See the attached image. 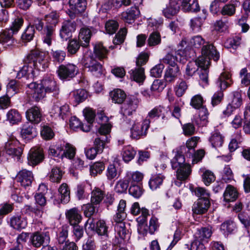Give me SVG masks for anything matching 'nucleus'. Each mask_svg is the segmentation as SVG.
<instances>
[{
  "mask_svg": "<svg viewBox=\"0 0 250 250\" xmlns=\"http://www.w3.org/2000/svg\"><path fill=\"white\" fill-rule=\"evenodd\" d=\"M201 53V56L197 59V62L200 66L205 68L209 67L211 60L217 62L220 58L219 52L217 50L216 47L209 42H207L203 46Z\"/></svg>",
  "mask_w": 250,
  "mask_h": 250,
  "instance_id": "nucleus-1",
  "label": "nucleus"
},
{
  "mask_svg": "<svg viewBox=\"0 0 250 250\" xmlns=\"http://www.w3.org/2000/svg\"><path fill=\"white\" fill-rule=\"evenodd\" d=\"M232 83L231 75L229 72H224L222 73L218 79L216 84L221 90L227 88ZM223 94L221 90L214 93L212 97L211 104L213 106L218 104L221 102Z\"/></svg>",
  "mask_w": 250,
  "mask_h": 250,
  "instance_id": "nucleus-2",
  "label": "nucleus"
},
{
  "mask_svg": "<svg viewBox=\"0 0 250 250\" xmlns=\"http://www.w3.org/2000/svg\"><path fill=\"white\" fill-rule=\"evenodd\" d=\"M28 60L33 68L39 71H43L48 66L45 53L38 50L32 51L27 56Z\"/></svg>",
  "mask_w": 250,
  "mask_h": 250,
  "instance_id": "nucleus-3",
  "label": "nucleus"
},
{
  "mask_svg": "<svg viewBox=\"0 0 250 250\" xmlns=\"http://www.w3.org/2000/svg\"><path fill=\"white\" fill-rule=\"evenodd\" d=\"M83 63L84 66L89 68V70L96 77H100L103 73L102 65L95 60L90 52H87L84 55Z\"/></svg>",
  "mask_w": 250,
  "mask_h": 250,
  "instance_id": "nucleus-4",
  "label": "nucleus"
},
{
  "mask_svg": "<svg viewBox=\"0 0 250 250\" xmlns=\"http://www.w3.org/2000/svg\"><path fill=\"white\" fill-rule=\"evenodd\" d=\"M78 72V67L72 63L62 64L57 70L58 75L61 80H69L75 77Z\"/></svg>",
  "mask_w": 250,
  "mask_h": 250,
  "instance_id": "nucleus-5",
  "label": "nucleus"
},
{
  "mask_svg": "<svg viewBox=\"0 0 250 250\" xmlns=\"http://www.w3.org/2000/svg\"><path fill=\"white\" fill-rule=\"evenodd\" d=\"M150 123L149 119H145L142 123L135 122L131 128V137L138 139L143 136L146 135Z\"/></svg>",
  "mask_w": 250,
  "mask_h": 250,
  "instance_id": "nucleus-6",
  "label": "nucleus"
},
{
  "mask_svg": "<svg viewBox=\"0 0 250 250\" xmlns=\"http://www.w3.org/2000/svg\"><path fill=\"white\" fill-rule=\"evenodd\" d=\"M19 144V141L14 137H10L5 143V151L9 155L19 157L22 153V149L18 146Z\"/></svg>",
  "mask_w": 250,
  "mask_h": 250,
  "instance_id": "nucleus-7",
  "label": "nucleus"
},
{
  "mask_svg": "<svg viewBox=\"0 0 250 250\" xmlns=\"http://www.w3.org/2000/svg\"><path fill=\"white\" fill-rule=\"evenodd\" d=\"M139 101L134 97H128L121 107V113L125 116H130L136 111Z\"/></svg>",
  "mask_w": 250,
  "mask_h": 250,
  "instance_id": "nucleus-8",
  "label": "nucleus"
},
{
  "mask_svg": "<svg viewBox=\"0 0 250 250\" xmlns=\"http://www.w3.org/2000/svg\"><path fill=\"white\" fill-rule=\"evenodd\" d=\"M181 7L180 0H169V3L162 11L163 14L166 18L171 19L179 12Z\"/></svg>",
  "mask_w": 250,
  "mask_h": 250,
  "instance_id": "nucleus-9",
  "label": "nucleus"
},
{
  "mask_svg": "<svg viewBox=\"0 0 250 250\" xmlns=\"http://www.w3.org/2000/svg\"><path fill=\"white\" fill-rule=\"evenodd\" d=\"M49 240L50 237L48 232H36L31 235L30 238L31 243L36 248H39L44 244H47Z\"/></svg>",
  "mask_w": 250,
  "mask_h": 250,
  "instance_id": "nucleus-10",
  "label": "nucleus"
},
{
  "mask_svg": "<svg viewBox=\"0 0 250 250\" xmlns=\"http://www.w3.org/2000/svg\"><path fill=\"white\" fill-rule=\"evenodd\" d=\"M27 92L36 101H39L43 99L46 93L41 84H39L35 83H32L28 84Z\"/></svg>",
  "mask_w": 250,
  "mask_h": 250,
  "instance_id": "nucleus-11",
  "label": "nucleus"
},
{
  "mask_svg": "<svg viewBox=\"0 0 250 250\" xmlns=\"http://www.w3.org/2000/svg\"><path fill=\"white\" fill-rule=\"evenodd\" d=\"M41 84L46 93H53L54 94L59 93V87L52 76L44 77Z\"/></svg>",
  "mask_w": 250,
  "mask_h": 250,
  "instance_id": "nucleus-12",
  "label": "nucleus"
},
{
  "mask_svg": "<svg viewBox=\"0 0 250 250\" xmlns=\"http://www.w3.org/2000/svg\"><path fill=\"white\" fill-rule=\"evenodd\" d=\"M76 29L74 22L66 21L62 23L60 31V36L62 41H66L71 37V34Z\"/></svg>",
  "mask_w": 250,
  "mask_h": 250,
  "instance_id": "nucleus-13",
  "label": "nucleus"
},
{
  "mask_svg": "<svg viewBox=\"0 0 250 250\" xmlns=\"http://www.w3.org/2000/svg\"><path fill=\"white\" fill-rule=\"evenodd\" d=\"M17 179L21 186L26 188L31 186L33 180V175L31 171L24 169L19 172Z\"/></svg>",
  "mask_w": 250,
  "mask_h": 250,
  "instance_id": "nucleus-14",
  "label": "nucleus"
},
{
  "mask_svg": "<svg viewBox=\"0 0 250 250\" xmlns=\"http://www.w3.org/2000/svg\"><path fill=\"white\" fill-rule=\"evenodd\" d=\"M26 119L31 123L39 124L42 119V114L40 107L34 106L30 107L26 112Z\"/></svg>",
  "mask_w": 250,
  "mask_h": 250,
  "instance_id": "nucleus-15",
  "label": "nucleus"
},
{
  "mask_svg": "<svg viewBox=\"0 0 250 250\" xmlns=\"http://www.w3.org/2000/svg\"><path fill=\"white\" fill-rule=\"evenodd\" d=\"M210 206L208 199L206 198H199L192 206V211L197 214L205 213Z\"/></svg>",
  "mask_w": 250,
  "mask_h": 250,
  "instance_id": "nucleus-16",
  "label": "nucleus"
},
{
  "mask_svg": "<svg viewBox=\"0 0 250 250\" xmlns=\"http://www.w3.org/2000/svg\"><path fill=\"white\" fill-rule=\"evenodd\" d=\"M28 163L30 165H36L43 159L42 149L32 148L30 149L27 157Z\"/></svg>",
  "mask_w": 250,
  "mask_h": 250,
  "instance_id": "nucleus-17",
  "label": "nucleus"
},
{
  "mask_svg": "<svg viewBox=\"0 0 250 250\" xmlns=\"http://www.w3.org/2000/svg\"><path fill=\"white\" fill-rule=\"evenodd\" d=\"M140 14L138 8L132 7L122 13L121 19L125 22L130 23L139 16Z\"/></svg>",
  "mask_w": 250,
  "mask_h": 250,
  "instance_id": "nucleus-18",
  "label": "nucleus"
},
{
  "mask_svg": "<svg viewBox=\"0 0 250 250\" xmlns=\"http://www.w3.org/2000/svg\"><path fill=\"white\" fill-rule=\"evenodd\" d=\"M34 69L32 66L30 62L28 60V57L27 56L24 65L18 71L17 78L20 79L23 77H26L28 78H31L34 76Z\"/></svg>",
  "mask_w": 250,
  "mask_h": 250,
  "instance_id": "nucleus-19",
  "label": "nucleus"
},
{
  "mask_svg": "<svg viewBox=\"0 0 250 250\" xmlns=\"http://www.w3.org/2000/svg\"><path fill=\"white\" fill-rule=\"evenodd\" d=\"M66 216L72 226L78 225L82 218L78 210L76 208H73L68 210L66 213Z\"/></svg>",
  "mask_w": 250,
  "mask_h": 250,
  "instance_id": "nucleus-20",
  "label": "nucleus"
},
{
  "mask_svg": "<svg viewBox=\"0 0 250 250\" xmlns=\"http://www.w3.org/2000/svg\"><path fill=\"white\" fill-rule=\"evenodd\" d=\"M238 197L237 189L232 186L228 185L223 194L224 200L226 202H234Z\"/></svg>",
  "mask_w": 250,
  "mask_h": 250,
  "instance_id": "nucleus-21",
  "label": "nucleus"
},
{
  "mask_svg": "<svg viewBox=\"0 0 250 250\" xmlns=\"http://www.w3.org/2000/svg\"><path fill=\"white\" fill-rule=\"evenodd\" d=\"M46 21L45 27L55 29L59 21V15L56 11H52L44 16Z\"/></svg>",
  "mask_w": 250,
  "mask_h": 250,
  "instance_id": "nucleus-22",
  "label": "nucleus"
},
{
  "mask_svg": "<svg viewBox=\"0 0 250 250\" xmlns=\"http://www.w3.org/2000/svg\"><path fill=\"white\" fill-rule=\"evenodd\" d=\"M55 29L51 28L45 27L42 33V41L43 43L46 44L48 46L52 44V41L55 38Z\"/></svg>",
  "mask_w": 250,
  "mask_h": 250,
  "instance_id": "nucleus-23",
  "label": "nucleus"
},
{
  "mask_svg": "<svg viewBox=\"0 0 250 250\" xmlns=\"http://www.w3.org/2000/svg\"><path fill=\"white\" fill-rule=\"evenodd\" d=\"M180 75V70L179 67L177 66H169L167 69L165 74V79L166 82L171 83Z\"/></svg>",
  "mask_w": 250,
  "mask_h": 250,
  "instance_id": "nucleus-24",
  "label": "nucleus"
},
{
  "mask_svg": "<svg viewBox=\"0 0 250 250\" xmlns=\"http://www.w3.org/2000/svg\"><path fill=\"white\" fill-rule=\"evenodd\" d=\"M70 9L75 14H79L84 11L86 8L85 0H69Z\"/></svg>",
  "mask_w": 250,
  "mask_h": 250,
  "instance_id": "nucleus-25",
  "label": "nucleus"
},
{
  "mask_svg": "<svg viewBox=\"0 0 250 250\" xmlns=\"http://www.w3.org/2000/svg\"><path fill=\"white\" fill-rule=\"evenodd\" d=\"M144 178L143 173L139 171H128L125 176V180L132 185H136L142 181Z\"/></svg>",
  "mask_w": 250,
  "mask_h": 250,
  "instance_id": "nucleus-26",
  "label": "nucleus"
},
{
  "mask_svg": "<svg viewBox=\"0 0 250 250\" xmlns=\"http://www.w3.org/2000/svg\"><path fill=\"white\" fill-rule=\"evenodd\" d=\"M13 35L8 29L0 32V43L6 46L12 45L14 41Z\"/></svg>",
  "mask_w": 250,
  "mask_h": 250,
  "instance_id": "nucleus-27",
  "label": "nucleus"
},
{
  "mask_svg": "<svg viewBox=\"0 0 250 250\" xmlns=\"http://www.w3.org/2000/svg\"><path fill=\"white\" fill-rule=\"evenodd\" d=\"M91 35V33L89 29L85 27L81 29L79 35V40L82 46H88Z\"/></svg>",
  "mask_w": 250,
  "mask_h": 250,
  "instance_id": "nucleus-28",
  "label": "nucleus"
},
{
  "mask_svg": "<svg viewBox=\"0 0 250 250\" xmlns=\"http://www.w3.org/2000/svg\"><path fill=\"white\" fill-rule=\"evenodd\" d=\"M10 225L13 228L16 229H24L27 225L26 220L21 216H13L9 221Z\"/></svg>",
  "mask_w": 250,
  "mask_h": 250,
  "instance_id": "nucleus-29",
  "label": "nucleus"
},
{
  "mask_svg": "<svg viewBox=\"0 0 250 250\" xmlns=\"http://www.w3.org/2000/svg\"><path fill=\"white\" fill-rule=\"evenodd\" d=\"M191 0H180L181 7L184 11L197 12L199 10V6L196 0H193L192 3L190 2Z\"/></svg>",
  "mask_w": 250,
  "mask_h": 250,
  "instance_id": "nucleus-30",
  "label": "nucleus"
},
{
  "mask_svg": "<svg viewBox=\"0 0 250 250\" xmlns=\"http://www.w3.org/2000/svg\"><path fill=\"white\" fill-rule=\"evenodd\" d=\"M209 141L213 147H220L222 146L224 143V137L219 132L215 131L212 133Z\"/></svg>",
  "mask_w": 250,
  "mask_h": 250,
  "instance_id": "nucleus-31",
  "label": "nucleus"
},
{
  "mask_svg": "<svg viewBox=\"0 0 250 250\" xmlns=\"http://www.w3.org/2000/svg\"><path fill=\"white\" fill-rule=\"evenodd\" d=\"M177 169L176 175L178 180H185L191 172L190 167L188 164L185 165Z\"/></svg>",
  "mask_w": 250,
  "mask_h": 250,
  "instance_id": "nucleus-32",
  "label": "nucleus"
},
{
  "mask_svg": "<svg viewBox=\"0 0 250 250\" xmlns=\"http://www.w3.org/2000/svg\"><path fill=\"white\" fill-rule=\"evenodd\" d=\"M110 96L114 103L121 104L125 100L126 94L122 90L116 89L110 93Z\"/></svg>",
  "mask_w": 250,
  "mask_h": 250,
  "instance_id": "nucleus-33",
  "label": "nucleus"
},
{
  "mask_svg": "<svg viewBox=\"0 0 250 250\" xmlns=\"http://www.w3.org/2000/svg\"><path fill=\"white\" fill-rule=\"evenodd\" d=\"M212 234V231L209 228H203L199 229L195 234V238L203 242H207Z\"/></svg>",
  "mask_w": 250,
  "mask_h": 250,
  "instance_id": "nucleus-34",
  "label": "nucleus"
},
{
  "mask_svg": "<svg viewBox=\"0 0 250 250\" xmlns=\"http://www.w3.org/2000/svg\"><path fill=\"white\" fill-rule=\"evenodd\" d=\"M165 176L161 174L152 176L149 181V186L152 190H155L162 185Z\"/></svg>",
  "mask_w": 250,
  "mask_h": 250,
  "instance_id": "nucleus-35",
  "label": "nucleus"
},
{
  "mask_svg": "<svg viewBox=\"0 0 250 250\" xmlns=\"http://www.w3.org/2000/svg\"><path fill=\"white\" fill-rule=\"evenodd\" d=\"M51 113L60 116L62 119H64L65 116L69 113V106L67 104H64L61 106L55 105L53 107Z\"/></svg>",
  "mask_w": 250,
  "mask_h": 250,
  "instance_id": "nucleus-36",
  "label": "nucleus"
},
{
  "mask_svg": "<svg viewBox=\"0 0 250 250\" xmlns=\"http://www.w3.org/2000/svg\"><path fill=\"white\" fill-rule=\"evenodd\" d=\"M59 192L61 196V202L65 204L68 203L70 200V191L68 186L65 183L61 185L59 188Z\"/></svg>",
  "mask_w": 250,
  "mask_h": 250,
  "instance_id": "nucleus-37",
  "label": "nucleus"
},
{
  "mask_svg": "<svg viewBox=\"0 0 250 250\" xmlns=\"http://www.w3.org/2000/svg\"><path fill=\"white\" fill-rule=\"evenodd\" d=\"M130 76L134 81L138 83L142 82L145 78L144 68L138 66L137 68L131 70L130 71Z\"/></svg>",
  "mask_w": 250,
  "mask_h": 250,
  "instance_id": "nucleus-38",
  "label": "nucleus"
},
{
  "mask_svg": "<svg viewBox=\"0 0 250 250\" xmlns=\"http://www.w3.org/2000/svg\"><path fill=\"white\" fill-rule=\"evenodd\" d=\"M240 5L239 1L234 0L231 3L225 5L221 10L223 15L232 16L235 12V8Z\"/></svg>",
  "mask_w": 250,
  "mask_h": 250,
  "instance_id": "nucleus-39",
  "label": "nucleus"
},
{
  "mask_svg": "<svg viewBox=\"0 0 250 250\" xmlns=\"http://www.w3.org/2000/svg\"><path fill=\"white\" fill-rule=\"evenodd\" d=\"M63 150L62 153L61 154V158L65 157L69 159H73L76 154V149L71 145L66 143L63 145Z\"/></svg>",
  "mask_w": 250,
  "mask_h": 250,
  "instance_id": "nucleus-40",
  "label": "nucleus"
},
{
  "mask_svg": "<svg viewBox=\"0 0 250 250\" xmlns=\"http://www.w3.org/2000/svg\"><path fill=\"white\" fill-rule=\"evenodd\" d=\"M178 53L175 52V55L172 53H167L162 60L160 62L168 64L169 66H177V62L179 60L177 56Z\"/></svg>",
  "mask_w": 250,
  "mask_h": 250,
  "instance_id": "nucleus-41",
  "label": "nucleus"
},
{
  "mask_svg": "<svg viewBox=\"0 0 250 250\" xmlns=\"http://www.w3.org/2000/svg\"><path fill=\"white\" fill-rule=\"evenodd\" d=\"M135 154V151L130 146L124 147L121 153L123 159L125 162L131 161L134 158Z\"/></svg>",
  "mask_w": 250,
  "mask_h": 250,
  "instance_id": "nucleus-42",
  "label": "nucleus"
},
{
  "mask_svg": "<svg viewBox=\"0 0 250 250\" xmlns=\"http://www.w3.org/2000/svg\"><path fill=\"white\" fill-rule=\"evenodd\" d=\"M236 229L235 223L231 220H228L224 222L220 226V230L224 234H229L232 233Z\"/></svg>",
  "mask_w": 250,
  "mask_h": 250,
  "instance_id": "nucleus-43",
  "label": "nucleus"
},
{
  "mask_svg": "<svg viewBox=\"0 0 250 250\" xmlns=\"http://www.w3.org/2000/svg\"><path fill=\"white\" fill-rule=\"evenodd\" d=\"M185 161L184 156L178 152L176 153L174 158L171 161L172 168L177 169L186 165L187 164L185 163Z\"/></svg>",
  "mask_w": 250,
  "mask_h": 250,
  "instance_id": "nucleus-44",
  "label": "nucleus"
},
{
  "mask_svg": "<svg viewBox=\"0 0 250 250\" xmlns=\"http://www.w3.org/2000/svg\"><path fill=\"white\" fill-rule=\"evenodd\" d=\"M51 55L53 62L60 63L65 59L66 53L64 51L62 50H52Z\"/></svg>",
  "mask_w": 250,
  "mask_h": 250,
  "instance_id": "nucleus-45",
  "label": "nucleus"
},
{
  "mask_svg": "<svg viewBox=\"0 0 250 250\" xmlns=\"http://www.w3.org/2000/svg\"><path fill=\"white\" fill-rule=\"evenodd\" d=\"M116 232L115 237L118 239L124 240L126 238L127 235L125 225L124 223L116 224L115 226Z\"/></svg>",
  "mask_w": 250,
  "mask_h": 250,
  "instance_id": "nucleus-46",
  "label": "nucleus"
},
{
  "mask_svg": "<svg viewBox=\"0 0 250 250\" xmlns=\"http://www.w3.org/2000/svg\"><path fill=\"white\" fill-rule=\"evenodd\" d=\"M62 172L58 167H54L49 174V180L54 183H60L62 179Z\"/></svg>",
  "mask_w": 250,
  "mask_h": 250,
  "instance_id": "nucleus-47",
  "label": "nucleus"
},
{
  "mask_svg": "<svg viewBox=\"0 0 250 250\" xmlns=\"http://www.w3.org/2000/svg\"><path fill=\"white\" fill-rule=\"evenodd\" d=\"M165 111V109L164 107L161 106H156L148 112L146 119L150 120V119H153L155 117H159L161 116H162L163 118H164Z\"/></svg>",
  "mask_w": 250,
  "mask_h": 250,
  "instance_id": "nucleus-48",
  "label": "nucleus"
},
{
  "mask_svg": "<svg viewBox=\"0 0 250 250\" xmlns=\"http://www.w3.org/2000/svg\"><path fill=\"white\" fill-rule=\"evenodd\" d=\"M104 197V192L100 189L96 188L92 191L91 193V203L97 205L102 201Z\"/></svg>",
  "mask_w": 250,
  "mask_h": 250,
  "instance_id": "nucleus-49",
  "label": "nucleus"
},
{
  "mask_svg": "<svg viewBox=\"0 0 250 250\" xmlns=\"http://www.w3.org/2000/svg\"><path fill=\"white\" fill-rule=\"evenodd\" d=\"M188 87V85L185 81L181 80L178 82L174 88L175 94L179 97L182 96L185 93Z\"/></svg>",
  "mask_w": 250,
  "mask_h": 250,
  "instance_id": "nucleus-50",
  "label": "nucleus"
},
{
  "mask_svg": "<svg viewBox=\"0 0 250 250\" xmlns=\"http://www.w3.org/2000/svg\"><path fill=\"white\" fill-rule=\"evenodd\" d=\"M21 133L23 137H26L29 135L34 136L36 135V131L32 125L26 123L23 125Z\"/></svg>",
  "mask_w": 250,
  "mask_h": 250,
  "instance_id": "nucleus-51",
  "label": "nucleus"
},
{
  "mask_svg": "<svg viewBox=\"0 0 250 250\" xmlns=\"http://www.w3.org/2000/svg\"><path fill=\"white\" fill-rule=\"evenodd\" d=\"M107 227L104 220H99L96 222V227L95 229L96 232L99 235H103L107 237Z\"/></svg>",
  "mask_w": 250,
  "mask_h": 250,
  "instance_id": "nucleus-52",
  "label": "nucleus"
},
{
  "mask_svg": "<svg viewBox=\"0 0 250 250\" xmlns=\"http://www.w3.org/2000/svg\"><path fill=\"white\" fill-rule=\"evenodd\" d=\"M107 52V49L102 43H99L95 45L94 47V53L95 55L100 60L106 58Z\"/></svg>",
  "mask_w": 250,
  "mask_h": 250,
  "instance_id": "nucleus-53",
  "label": "nucleus"
},
{
  "mask_svg": "<svg viewBox=\"0 0 250 250\" xmlns=\"http://www.w3.org/2000/svg\"><path fill=\"white\" fill-rule=\"evenodd\" d=\"M229 104L235 109L239 108L242 104L241 93L239 92H234L231 96V100Z\"/></svg>",
  "mask_w": 250,
  "mask_h": 250,
  "instance_id": "nucleus-54",
  "label": "nucleus"
},
{
  "mask_svg": "<svg viewBox=\"0 0 250 250\" xmlns=\"http://www.w3.org/2000/svg\"><path fill=\"white\" fill-rule=\"evenodd\" d=\"M161 41V35L158 32L151 33L147 40V43L149 46H153L160 43Z\"/></svg>",
  "mask_w": 250,
  "mask_h": 250,
  "instance_id": "nucleus-55",
  "label": "nucleus"
},
{
  "mask_svg": "<svg viewBox=\"0 0 250 250\" xmlns=\"http://www.w3.org/2000/svg\"><path fill=\"white\" fill-rule=\"evenodd\" d=\"M7 120L12 124L19 122L21 120L20 113L15 109L10 110L7 114Z\"/></svg>",
  "mask_w": 250,
  "mask_h": 250,
  "instance_id": "nucleus-56",
  "label": "nucleus"
},
{
  "mask_svg": "<svg viewBox=\"0 0 250 250\" xmlns=\"http://www.w3.org/2000/svg\"><path fill=\"white\" fill-rule=\"evenodd\" d=\"M119 28L118 23L114 20L107 21L105 24V28L107 33L112 35L114 34Z\"/></svg>",
  "mask_w": 250,
  "mask_h": 250,
  "instance_id": "nucleus-57",
  "label": "nucleus"
},
{
  "mask_svg": "<svg viewBox=\"0 0 250 250\" xmlns=\"http://www.w3.org/2000/svg\"><path fill=\"white\" fill-rule=\"evenodd\" d=\"M204 18L196 17L190 20V27L192 30L198 32L201 30V27L204 22Z\"/></svg>",
  "mask_w": 250,
  "mask_h": 250,
  "instance_id": "nucleus-58",
  "label": "nucleus"
},
{
  "mask_svg": "<svg viewBox=\"0 0 250 250\" xmlns=\"http://www.w3.org/2000/svg\"><path fill=\"white\" fill-rule=\"evenodd\" d=\"M129 193L134 197L139 198L143 194V189L139 185H132L129 188Z\"/></svg>",
  "mask_w": 250,
  "mask_h": 250,
  "instance_id": "nucleus-59",
  "label": "nucleus"
},
{
  "mask_svg": "<svg viewBox=\"0 0 250 250\" xmlns=\"http://www.w3.org/2000/svg\"><path fill=\"white\" fill-rule=\"evenodd\" d=\"M206 42L205 40L199 35L193 37L189 41L190 46L197 48H200Z\"/></svg>",
  "mask_w": 250,
  "mask_h": 250,
  "instance_id": "nucleus-60",
  "label": "nucleus"
},
{
  "mask_svg": "<svg viewBox=\"0 0 250 250\" xmlns=\"http://www.w3.org/2000/svg\"><path fill=\"white\" fill-rule=\"evenodd\" d=\"M198 67H200L198 64L197 60L196 62H189L186 66V76L188 77L192 76L197 71Z\"/></svg>",
  "mask_w": 250,
  "mask_h": 250,
  "instance_id": "nucleus-61",
  "label": "nucleus"
},
{
  "mask_svg": "<svg viewBox=\"0 0 250 250\" xmlns=\"http://www.w3.org/2000/svg\"><path fill=\"white\" fill-rule=\"evenodd\" d=\"M202 179L204 184L206 186H208L215 181V177L212 171L206 170L202 175Z\"/></svg>",
  "mask_w": 250,
  "mask_h": 250,
  "instance_id": "nucleus-62",
  "label": "nucleus"
},
{
  "mask_svg": "<svg viewBox=\"0 0 250 250\" xmlns=\"http://www.w3.org/2000/svg\"><path fill=\"white\" fill-rule=\"evenodd\" d=\"M104 169V165L103 162H96L90 167L91 174L95 176L98 173H101Z\"/></svg>",
  "mask_w": 250,
  "mask_h": 250,
  "instance_id": "nucleus-63",
  "label": "nucleus"
},
{
  "mask_svg": "<svg viewBox=\"0 0 250 250\" xmlns=\"http://www.w3.org/2000/svg\"><path fill=\"white\" fill-rule=\"evenodd\" d=\"M34 34L35 30L33 29V27L29 25L22 34L21 39L23 41L29 42L33 39L34 37Z\"/></svg>",
  "mask_w": 250,
  "mask_h": 250,
  "instance_id": "nucleus-64",
  "label": "nucleus"
}]
</instances>
